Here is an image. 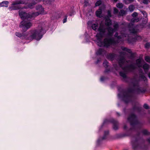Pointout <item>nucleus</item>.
Instances as JSON below:
<instances>
[{"label":"nucleus","mask_w":150,"mask_h":150,"mask_svg":"<svg viewBox=\"0 0 150 150\" xmlns=\"http://www.w3.org/2000/svg\"><path fill=\"white\" fill-rule=\"evenodd\" d=\"M130 130H136L139 129L142 126L141 122H130Z\"/></svg>","instance_id":"10"},{"label":"nucleus","mask_w":150,"mask_h":150,"mask_svg":"<svg viewBox=\"0 0 150 150\" xmlns=\"http://www.w3.org/2000/svg\"><path fill=\"white\" fill-rule=\"evenodd\" d=\"M129 85V88L128 90L123 91L122 94L123 100L126 103L131 100L132 93L134 90L138 94L144 92L142 88L139 87L138 81L135 78L131 80Z\"/></svg>","instance_id":"1"},{"label":"nucleus","mask_w":150,"mask_h":150,"mask_svg":"<svg viewBox=\"0 0 150 150\" xmlns=\"http://www.w3.org/2000/svg\"><path fill=\"white\" fill-rule=\"evenodd\" d=\"M114 28L111 27H108L106 28L105 25L101 23L100 25V26L98 29L99 33L97 34L96 37L99 40L102 38L104 37L112 36L114 32L117 30L119 25L117 23H115L114 25Z\"/></svg>","instance_id":"3"},{"label":"nucleus","mask_w":150,"mask_h":150,"mask_svg":"<svg viewBox=\"0 0 150 150\" xmlns=\"http://www.w3.org/2000/svg\"><path fill=\"white\" fill-rule=\"evenodd\" d=\"M105 24L106 25L108 26H109L111 25V21L109 18H105Z\"/></svg>","instance_id":"19"},{"label":"nucleus","mask_w":150,"mask_h":150,"mask_svg":"<svg viewBox=\"0 0 150 150\" xmlns=\"http://www.w3.org/2000/svg\"><path fill=\"white\" fill-rule=\"evenodd\" d=\"M96 14L98 17L100 18L102 17V10L101 9H99L96 12Z\"/></svg>","instance_id":"22"},{"label":"nucleus","mask_w":150,"mask_h":150,"mask_svg":"<svg viewBox=\"0 0 150 150\" xmlns=\"http://www.w3.org/2000/svg\"><path fill=\"white\" fill-rule=\"evenodd\" d=\"M69 15L70 16H71V14H69Z\"/></svg>","instance_id":"58"},{"label":"nucleus","mask_w":150,"mask_h":150,"mask_svg":"<svg viewBox=\"0 0 150 150\" xmlns=\"http://www.w3.org/2000/svg\"><path fill=\"white\" fill-rule=\"evenodd\" d=\"M128 8L130 11H132L135 8V7L134 5H131L129 6Z\"/></svg>","instance_id":"27"},{"label":"nucleus","mask_w":150,"mask_h":150,"mask_svg":"<svg viewBox=\"0 0 150 150\" xmlns=\"http://www.w3.org/2000/svg\"><path fill=\"white\" fill-rule=\"evenodd\" d=\"M139 72L140 74V77L141 79L144 81L146 80V77L144 76V74L143 73V71L142 69H140L139 70Z\"/></svg>","instance_id":"17"},{"label":"nucleus","mask_w":150,"mask_h":150,"mask_svg":"<svg viewBox=\"0 0 150 150\" xmlns=\"http://www.w3.org/2000/svg\"><path fill=\"white\" fill-rule=\"evenodd\" d=\"M148 76L149 78H150V72L148 74Z\"/></svg>","instance_id":"52"},{"label":"nucleus","mask_w":150,"mask_h":150,"mask_svg":"<svg viewBox=\"0 0 150 150\" xmlns=\"http://www.w3.org/2000/svg\"><path fill=\"white\" fill-rule=\"evenodd\" d=\"M118 10L116 8H114V14H116L118 13Z\"/></svg>","instance_id":"40"},{"label":"nucleus","mask_w":150,"mask_h":150,"mask_svg":"<svg viewBox=\"0 0 150 150\" xmlns=\"http://www.w3.org/2000/svg\"><path fill=\"white\" fill-rule=\"evenodd\" d=\"M120 56L119 57V64L120 67L123 69V71L120 73V75L123 79L127 78L126 73L128 71H131L136 68L135 65L133 64H131L127 65L129 61H127L123 56L126 54L125 52H120Z\"/></svg>","instance_id":"2"},{"label":"nucleus","mask_w":150,"mask_h":150,"mask_svg":"<svg viewBox=\"0 0 150 150\" xmlns=\"http://www.w3.org/2000/svg\"><path fill=\"white\" fill-rule=\"evenodd\" d=\"M105 79V78L104 77H102L100 78V81H103Z\"/></svg>","instance_id":"46"},{"label":"nucleus","mask_w":150,"mask_h":150,"mask_svg":"<svg viewBox=\"0 0 150 150\" xmlns=\"http://www.w3.org/2000/svg\"><path fill=\"white\" fill-rule=\"evenodd\" d=\"M139 20V18H132L131 20V21L132 22L134 23L135 22H137Z\"/></svg>","instance_id":"28"},{"label":"nucleus","mask_w":150,"mask_h":150,"mask_svg":"<svg viewBox=\"0 0 150 150\" xmlns=\"http://www.w3.org/2000/svg\"><path fill=\"white\" fill-rule=\"evenodd\" d=\"M98 24H93L92 25V28L94 30H96L98 27Z\"/></svg>","instance_id":"25"},{"label":"nucleus","mask_w":150,"mask_h":150,"mask_svg":"<svg viewBox=\"0 0 150 150\" xmlns=\"http://www.w3.org/2000/svg\"><path fill=\"white\" fill-rule=\"evenodd\" d=\"M114 67L115 68V69L116 70H118V67H117V66H114Z\"/></svg>","instance_id":"48"},{"label":"nucleus","mask_w":150,"mask_h":150,"mask_svg":"<svg viewBox=\"0 0 150 150\" xmlns=\"http://www.w3.org/2000/svg\"><path fill=\"white\" fill-rule=\"evenodd\" d=\"M8 3L7 1H4L0 4V6L1 7L5 6L7 7Z\"/></svg>","instance_id":"24"},{"label":"nucleus","mask_w":150,"mask_h":150,"mask_svg":"<svg viewBox=\"0 0 150 150\" xmlns=\"http://www.w3.org/2000/svg\"><path fill=\"white\" fill-rule=\"evenodd\" d=\"M130 39H130V38H128V40H130Z\"/></svg>","instance_id":"57"},{"label":"nucleus","mask_w":150,"mask_h":150,"mask_svg":"<svg viewBox=\"0 0 150 150\" xmlns=\"http://www.w3.org/2000/svg\"><path fill=\"white\" fill-rule=\"evenodd\" d=\"M118 96L119 97H120V94H118Z\"/></svg>","instance_id":"54"},{"label":"nucleus","mask_w":150,"mask_h":150,"mask_svg":"<svg viewBox=\"0 0 150 150\" xmlns=\"http://www.w3.org/2000/svg\"><path fill=\"white\" fill-rule=\"evenodd\" d=\"M121 49L123 51L127 52L129 54V58H132L134 57V54L132 53V52L130 49L124 47H122Z\"/></svg>","instance_id":"13"},{"label":"nucleus","mask_w":150,"mask_h":150,"mask_svg":"<svg viewBox=\"0 0 150 150\" xmlns=\"http://www.w3.org/2000/svg\"><path fill=\"white\" fill-rule=\"evenodd\" d=\"M136 64L139 68L142 67L143 66V64L141 62V60L140 59H138L136 60Z\"/></svg>","instance_id":"16"},{"label":"nucleus","mask_w":150,"mask_h":150,"mask_svg":"<svg viewBox=\"0 0 150 150\" xmlns=\"http://www.w3.org/2000/svg\"><path fill=\"white\" fill-rule=\"evenodd\" d=\"M112 128L114 130H116L119 128V124L118 122H112Z\"/></svg>","instance_id":"20"},{"label":"nucleus","mask_w":150,"mask_h":150,"mask_svg":"<svg viewBox=\"0 0 150 150\" xmlns=\"http://www.w3.org/2000/svg\"><path fill=\"white\" fill-rule=\"evenodd\" d=\"M138 15V13L136 12H134L132 14V16L134 18L136 17Z\"/></svg>","instance_id":"38"},{"label":"nucleus","mask_w":150,"mask_h":150,"mask_svg":"<svg viewBox=\"0 0 150 150\" xmlns=\"http://www.w3.org/2000/svg\"><path fill=\"white\" fill-rule=\"evenodd\" d=\"M111 15L110 11H108V15L106 17V18H109L110 17H111Z\"/></svg>","instance_id":"35"},{"label":"nucleus","mask_w":150,"mask_h":150,"mask_svg":"<svg viewBox=\"0 0 150 150\" xmlns=\"http://www.w3.org/2000/svg\"><path fill=\"white\" fill-rule=\"evenodd\" d=\"M67 16H65V18L63 20V23H65L67 22Z\"/></svg>","instance_id":"43"},{"label":"nucleus","mask_w":150,"mask_h":150,"mask_svg":"<svg viewBox=\"0 0 150 150\" xmlns=\"http://www.w3.org/2000/svg\"><path fill=\"white\" fill-rule=\"evenodd\" d=\"M129 31L131 33V35L134 34V37L132 39H133L134 40L135 39V38L136 36V34L137 32V30L133 27H131L129 28Z\"/></svg>","instance_id":"14"},{"label":"nucleus","mask_w":150,"mask_h":150,"mask_svg":"<svg viewBox=\"0 0 150 150\" xmlns=\"http://www.w3.org/2000/svg\"><path fill=\"white\" fill-rule=\"evenodd\" d=\"M142 13L144 15V17L145 18L147 16L146 13V12L145 11H142Z\"/></svg>","instance_id":"41"},{"label":"nucleus","mask_w":150,"mask_h":150,"mask_svg":"<svg viewBox=\"0 0 150 150\" xmlns=\"http://www.w3.org/2000/svg\"><path fill=\"white\" fill-rule=\"evenodd\" d=\"M115 38H105L103 41V43L100 42V45L98 44L100 46L102 45L106 47H108L111 45H115L119 43L120 41L122 40V39L123 36L118 35L117 33H116L114 35Z\"/></svg>","instance_id":"4"},{"label":"nucleus","mask_w":150,"mask_h":150,"mask_svg":"<svg viewBox=\"0 0 150 150\" xmlns=\"http://www.w3.org/2000/svg\"><path fill=\"white\" fill-rule=\"evenodd\" d=\"M106 123V122H104V123H103V125H102V126H101V127H103V125H105V123Z\"/></svg>","instance_id":"51"},{"label":"nucleus","mask_w":150,"mask_h":150,"mask_svg":"<svg viewBox=\"0 0 150 150\" xmlns=\"http://www.w3.org/2000/svg\"><path fill=\"white\" fill-rule=\"evenodd\" d=\"M114 57V55L113 54H110L108 55V57L111 59H112Z\"/></svg>","instance_id":"34"},{"label":"nucleus","mask_w":150,"mask_h":150,"mask_svg":"<svg viewBox=\"0 0 150 150\" xmlns=\"http://www.w3.org/2000/svg\"><path fill=\"white\" fill-rule=\"evenodd\" d=\"M132 146L134 149H146L147 148V146L145 145L144 142L139 143L137 142V139H135L134 142H132Z\"/></svg>","instance_id":"5"},{"label":"nucleus","mask_w":150,"mask_h":150,"mask_svg":"<svg viewBox=\"0 0 150 150\" xmlns=\"http://www.w3.org/2000/svg\"><path fill=\"white\" fill-rule=\"evenodd\" d=\"M43 29L42 28L38 30H35L31 36L32 39H35L37 40H39L42 37V31Z\"/></svg>","instance_id":"7"},{"label":"nucleus","mask_w":150,"mask_h":150,"mask_svg":"<svg viewBox=\"0 0 150 150\" xmlns=\"http://www.w3.org/2000/svg\"><path fill=\"white\" fill-rule=\"evenodd\" d=\"M109 135V131L108 130L105 131L104 132L103 136L99 137L97 141V144L98 145H100L103 141L106 139L108 137Z\"/></svg>","instance_id":"9"},{"label":"nucleus","mask_w":150,"mask_h":150,"mask_svg":"<svg viewBox=\"0 0 150 150\" xmlns=\"http://www.w3.org/2000/svg\"><path fill=\"white\" fill-rule=\"evenodd\" d=\"M101 1L100 0L98 1L96 3L95 5L96 6H98L101 4Z\"/></svg>","instance_id":"37"},{"label":"nucleus","mask_w":150,"mask_h":150,"mask_svg":"<svg viewBox=\"0 0 150 150\" xmlns=\"http://www.w3.org/2000/svg\"><path fill=\"white\" fill-rule=\"evenodd\" d=\"M25 3V2L23 0H18L14 1L12 5H15L17 4H23Z\"/></svg>","instance_id":"15"},{"label":"nucleus","mask_w":150,"mask_h":150,"mask_svg":"<svg viewBox=\"0 0 150 150\" xmlns=\"http://www.w3.org/2000/svg\"><path fill=\"white\" fill-rule=\"evenodd\" d=\"M145 60L147 62L150 63V57L148 56H146L145 57Z\"/></svg>","instance_id":"33"},{"label":"nucleus","mask_w":150,"mask_h":150,"mask_svg":"<svg viewBox=\"0 0 150 150\" xmlns=\"http://www.w3.org/2000/svg\"><path fill=\"white\" fill-rule=\"evenodd\" d=\"M22 36L24 37L25 36L28 35V34L26 33H22Z\"/></svg>","instance_id":"44"},{"label":"nucleus","mask_w":150,"mask_h":150,"mask_svg":"<svg viewBox=\"0 0 150 150\" xmlns=\"http://www.w3.org/2000/svg\"><path fill=\"white\" fill-rule=\"evenodd\" d=\"M111 122H115V121L114 119H112Z\"/></svg>","instance_id":"53"},{"label":"nucleus","mask_w":150,"mask_h":150,"mask_svg":"<svg viewBox=\"0 0 150 150\" xmlns=\"http://www.w3.org/2000/svg\"><path fill=\"white\" fill-rule=\"evenodd\" d=\"M37 3V2H35V1H34L33 2L29 3L27 5V7H26L25 8H30L32 9L34 7V6Z\"/></svg>","instance_id":"18"},{"label":"nucleus","mask_w":150,"mask_h":150,"mask_svg":"<svg viewBox=\"0 0 150 150\" xmlns=\"http://www.w3.org/2000/svg\"><path fill=\"white\" fill-rule=\"evenodd\" d=\"M108 63L106 60H105L103 63V64L104 67L105 68H107L108 67Z\"/></svg>","instance_id":"32"},{"label":"nucleus","mask_w":150,"mask_h":150,"mask_svg":"<svg viewBox=\"0 0 150 150\" xmlns=\"http://www.w3.org/2000/svg\"><path fill=\"white\" fill-rule=\"evenodd\" d=\"M127 120L130 122H137L138 121L137 117L134 114H130L127 118Z\"/></svg>","instance_id":"12"},{"label":"nucleus","mask_w":150,"mask_h":150,"mask_svg":"<svg viewBox=\"0 0 150 150\" xmlns=\"http://www.w3.org/2000/svg\"><path fill=\"white\" fill-rule=\"evenodd\" d=\"M117 7L119 8H121L123 7V5L122 3H119L117 4Z\"/></svg>","instance_id":"31"},{"label":"nucleus","mask_w":150,"mask_h":150,"mask_svg":"<svg viewBox=\"0 0 150 150\" xmlns=\"http://www.w3.org/2000/svg\"><path fill=\"white\" fill-rule=\"evenodd\" d=\"M99 61L98 60V62H99Z\"/></svg>","instance_id":"59"},{"label":"nucleus","mask_w":150,"mask_h":150,"mask_svg":"<svg viewBox=\"0 0 150 150\" xmlns=\"http://www.w3.org/2000/svg\"><path fill=\"white\" fill-rule=\"evenodd\" d=\"M117 114L118 115V116H120V114L118 113H117Z\"/></svg>","instance_id":"55"},{"label":"nucleus","mask_w":150,"mask_h":150,"mask_svg":"<svg viewBox=\"0 0 150 150\" xmlns=\"http://www.w3.org/2000/svg\"><path fill=\"white\" fill-rule=\"evenodd\" d=\"M107 121V122H109L110 121H109L108 120H107V119H106L105 120V122H106Z\"/></svg>","instance_id":"50"},{"label":"nucleus","mask_w":150,"mask_h":150,"mask_svg":"<svg viewBox=\"0 0 150 150\" xmlns=\"http://www.w3.org/2000/svg\"><path fill=\"white\" fill-rule=\"evenodd\" d=\"M16 36L19 37H21L22 36V34L18 32L16 33Z\"/></svg>","instance_id":"39"},{"label":"nucleus","mask_w":150,"mask_h":150,"mask_svg":"<svg viewBox=\"0 0 150 150\" xmlns=\"http://www.w3.org/2000/svg\"><path fill=\"white\" fill-rule=\"evenodd\" d=\"M19 15L21 18L24 20H28L29 21L32 18L34 17L33 15V13H30L28 14L26 12L23 11L21 10L19 11Z\"/></svg>","instance_id":"6"},{"label":"nucleus","mask_w":150,"mask_h":150,"mask_svg":"<svg viewBox=\"0 0 150 150\" xmlns=\"http://www.w3.org/2000/svg\"><path fill=\"white\" fill-rule=\"evenodd\" d=\"M115 1L116 2L118 0H113Z\"/></svg>","instance_id":"56"},{"label":"nucleus","mask_w":150,"mask_h":150,"mask_svg":"<svg viewBox=\"0 0 150 150\" xmlns=\"http://www.w3.org/2000/svg\"><path fill=\"white\" fill-rule=\"evenodd\" d=\"M120 15L121 16H123L126 14V11L124 10H122L119 13Z\"/></svg>","instance_id":"29"},{"label":"nucleus","mask_w":150,"mask_h":150,"mask_svg":"<svg viewBox=\"0 0 150 150\" xmlns=\"http://www.w3.org/2000/svg\"><path fill=\"white\" fill-rule=\"evenodd\" d=\"M32 25V23L27 20H24L20 23L19 26L21 28H23L22 31H26L28 29L30 28Z\"/></svg>","instance_id":"8"},{"label":"nucleus","mask_w":150,"mask_h":150,"mask_svg":"<svg viewBox=\"0 0 150 150\" xmlns=\"http://www.w3.org/2000/svg\"><path fill=\"white\" fill-rule=\"evenodd\" d=\"M142 132L144 135H148L150 134V132H149L146 129L143 130L142 131Z\"/></svg>","instance_id":"26"},{"label":"nucleus","mask_w":150,"mask_h":150,"mask_svg":"<svg viewBox=\"0 0 150 150\" xmlns=\"http://www.w3.org/2000/svg\"><path fill=\"white\" fill-rule=\"evenodd\" d=\"M9 9L10 10H17L21 8V7H19L17 6H14L12 7H10L9 8Z\"/></svg>","instance_id":"30"},{"label":"nucleus","mask_w":150,"mask_h":150,"mask_svg":"<svg viewBox=\"0 0 150 150\" xmlns=\"http://www.w3.org/2000/svg\"><path fill=\"white\" fill-rule=\"evenodd\" d=\"M36 9L38 11L33 13V15H34V17L36 16L43 12L44 8L42 7V6L40 5L36 6Z\"/></svg>","instance_id":"11"},{"label":"nucleus","mask_w":150,"mask_h":150,"mask_svg":"<svg viewBox=\"0 0 150 150\" xmlns=\"http://www.w3.org/2000/svg\"><path fill=\"white\" fill-rule=\"evenodd\" d=\"M109 71V70L108 69H106L105 70V72H108Z\"/></svg>","instance_id":"49"},{"label":"nucleus","mask_w":150,"mask_h":150,"mask_svg":"<svg viewBox=\"0 0 150 150\" xmlns=\"http://www.w3.org/2000/svg\"><path fill=\"white\" fill-rule=\"evenodd\" d=\"M146 141L150 144V138H148L146 139Z\"/></svg>","instance_id":"47"},{"label":"nucleus","mask_w":150,"mask_h":150,"mask_svg":"<svg viewBox=\"0 0 150 150\" xmlns=\"http://www.w3.org/2000/svg\"><path fill=\"white\" fill-rule=\"evenodd\" d=\"M123 128H124V129H125V130H127V125H125L124 126V127H123Z\"/></svg>","instance_id":"45"},{"label":"nucleus","mask_w":150,"mask_h":150,"mask_svg":"<svg viewBox=\"0 0 150 150\" xmlns=\"http://www.w3.org/2000/svg\"><path fill=\"white\" fill-rule=\"evenodd\" d=\"M142 67L145 71L146 70H148L150 69V65L146 63L144 64Z\"/></svg>","instance_id":"21"},{"label":"nucleus","mask_w":150,"mask_h":150,"mask_svg":"<svg viewBox=\"0 0 150 150\" xmlns=\"http://www.w3.org/2000/svg\"><path fill=\"white\" fill-rule=\"evenodd\" d=\"M105 50L102 49H100L97 52L96 54L98 55H100L105 54Z\"/></svg>","instance_id":"23"},{"label":"nucleus","mask_w":150,"mask_h":150,"mask_svg":"<svg viewBox=\"0 0 150 150\" xmlns=\"http://www.w3.org/2000/svg\"><path fill=\"white\" fill-rule=\"evenodd\" d=\"M145 47L146 48H148L150 47V43L147 42L145 45Z\"/></svg>","instance_id":"36"},{"label":"nucleus","mask_w":150,"mask_h":150,"mask_svg":"<svg viewBox=\"0 0 150 150\" xmlns=\"http://www.w3.org/2000/svg\"><path fill=\"white\" fill-rule=\"evenodd\" d=\"M144 108L146 109H148L149 108L148 105L146 104H145L144 105Z\"/></svg>","instance_id":"42"}]
</instances>
